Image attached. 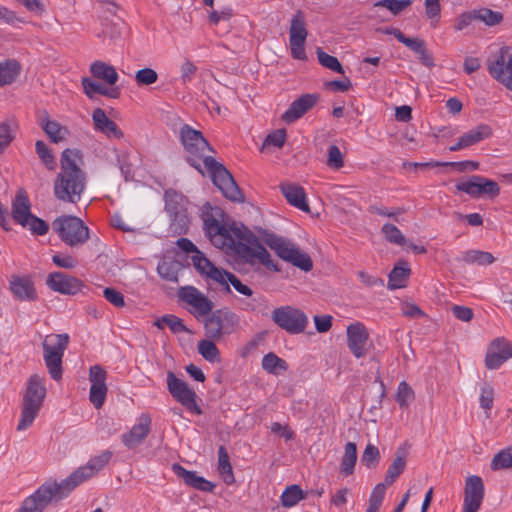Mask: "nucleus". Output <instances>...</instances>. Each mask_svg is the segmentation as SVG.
I'll return each mask as SVG.
<instances>
[{
	"label": "nucleus",
	"instance_id": "f257e3e1",
	"mask_svg": "<svg viewBox=\"0 0 512 512\" xmlns=\"http://www.w3.org/2000/svg\"><path fill=\"white\" fill-rule=\"evenodd\" d=\"M205 236L215 248L234 258L239 271H259L261 266L279 271L259 238L240 222L228 218Z\"/></svg>",
	"mask_w": 512,
	"mask_h": 512
},
{
	"label": "nucleus",
	"instance_id": "f03ea898",
	"mask_svg": "<svg viewBox=\"0 0 512 512\" xmlns=\"http://www.w3.org/2000/svg\"><path fill=\"white\" fill-rule=\"evenodd\" d=\"M214 148L204 138L201 131L194 129V159L201 160V164L194 161L196 169L203 177H208L221 191L223 196L232 202H244V195L237 185L234 177L223 163L217 161L214 156Z\"/></svg>",
	"mask_w": 512,
	"mask_h": 512
},
{
	"label": "nucleus",
	"instance_id": "7ed1b4c3",
	"mask_svg": "<svg viewBox=\"0 0 512 512\" xmlns=\"http://www.w3.org/2000/svg\"><path fill=\"white\" fill-rule=\"evenodd\" d=\"M81 154L78 150L66 149L61 155V171L54 182V195L63 202L77 203L86 185V175L78 162Z\"/></svg>",
	"mask_w": 512,
	"mask_h": 512
},
{
	"label": "nucleus",
	"instance_id": "20e7f679",
	"mask_svg": "<svg viewBox=\"0 0 512 512\" xmlns=\"http://www.w3.org/2000/svg\"><path fill=\"white\" fill-rule=\"evenodd\" d=\"M261 239L270 249L274 250L277 256L282 260L305 272H309L313 269L312 258L292 241L267 231H263Z\"/></svg>",
	"mask_w": 512,
	"mask_h": 512
},
{
	"label": "nucleus",
	"instance_id": "39448f33",
	"mask_svg": "<svg viewBox=\"0 0 512 512\" xmlns=\"http://www.w3.org/2000/svg\"><path fill=\"white\" fill-rule=\"evenodd\" d=\"M45 397L46 387L43 378L38 374L31 375L23 396L21 419L17 430H25L33 423L42 407Z\"/></svg>",
	"mask_w": 512,
	"mask_h": 512
},
{
	"label": "nucleus",
	"instance_id": "423d86ee",
	"mask_svg": "<svg viewBox=\"0 0 512 512\" xmlns=\"http://www.w3.org/2000/svg\"><path fill=\"white\" fill-rule=\"evenodd\" d=\"M11 216L17 224L28 228L33 234L44 235L48 232V224L31 213L29 198L22 189L17 192L12 202Z\"/></svg>",
	"mask_w": 512,
	"mask_h": 512
},
{
	"label": "nucleus",
	"instance_id": "0eeeda50",
	"mask_svg": "<svg viewBox=\"0 0 512 512\" xmlns=\"http://www.w3.org/2000/svg\"><path fill=\"white\" fill-rule=\"evenodd\" d=\"M52 227L60 239L71 247L81 246L89 239L88 227L76 216H60L53 221Z\"/></svg>",
	"mask_w": 512,
	"mask_h": 512
},
{
	"label": "nucleus",
	"instance_id": "6e6552de",
	"mask_svg": "<svg viewBox=\"0 0 512 512\" xmlns=\"http://www.w3.org/2000/svg\"><path fill=\"white\" fill-rule=\"evenodd\" d=\"M69 343V335L50 334L43 341L44 360L51 377L58 381L62 377V357Z\"/></svg>",
	"mask_w": 512,
	"mask_h": 512
},
{
	"label": "nucleus",
	"instance_id": "1a4fd4ad",
	"mask_svg": "<svg viewBox=\"0 0 512 512\" xmlns=\"http://www.w3.org/2000/svg\"><path fill=\"white\" fill-rule=\"evenodd\" d=\"M65 497L60 484L49 480L23 501L18 512H42L49 504L58 502Z\"/></svg>",
	"mask_w": 512,
	"mask_h": 512
},
{
	"label": "nucleus",
	"instance_id": "9d476101",
	"mask_svg": "<svg viewBox=\"0 0 512 512\" xmlns=\"http://www.w3.org/2000/svg\"><path fill=\"white\" fill-rule=\"evenodd\" d=\"M200 321L203 323L206 338L219 340L223 334L232 332L238 324V317L228 309H217Z\"/></svg>",
	"mask_w": 512,
	"mask_h": 512
},
{
	"label": "nucleus",
	"instance_id": "9b49d317",
	"mask_svg": "<svg viewBox=\"0 0 512 512\" xmlns=\"http://www.w3.org/2000/svg\"><path fill=\"white\" fill-rule=\"evenodd\" d=\"M271 318L278 327L292 335L304 332L308 325L306 314L301 309L290 305L275 308Z\"/></svg>",
	"mask_w": 512,
	"mask_h": 512
},
{
	"label": "nucleus",
	"instance_id": "f8f14e48",
	"mask_svg": "<svg viewBox=\"0 0 512 512\" xmlns=\"http://www.w3.org/2000/svg\"><path fill=\"white\" fill-rule=\"evenodd\" d=\"M308 36L305 15L297 10L290 21L289 47L291 56L297 60H306L305 42Z\"/></svg>",
	"mask_w": 512,
	"mask_h": 512
},
{
	"label": "nucleus",
	"instance_id": "ddd939ff",
	"mask_svg": "<svg viewBox=\"0 0 512 512\" xmlns=\"http://www.w3.org/2000/svg\"><path fill=\"white\" fill-rule=\"evenodd\" d=\"M455 187L458 191L464 192L472 198L487 196L493 199L500 193V186L496 181L478 175H473L465 181L458 182Z\"/></svg>",
	"mask_w": 512,
	"mask_h": 512
},
{
	"label": "nucleus",
	"instance_id": "4468645a",
	"mask_svg": "<svg viewBox=\"0 0 512 512\" xmlns=\"http://www.w3.org/2000/svg\"><path fill=\"white\" fill-rule=\"evenodd\" d=\"M194 269L204 277V279L210 283H216L220 286H223L226 291H230V287L227 285V281L225 279V275H227V271L223 268H218L213 262H211L205 254L200 251L194 245Z\"/></svg>",
	"mask_w": 512,
	"mask_h": 512
},
{
	"label": "nucleus",
	"instance_id": "2eb2a0df",
	"mask_svg": "<svg viewBox=\"0 0 512 512\" xmlns=\"http://www.w3.org/2000/svg\"><path fill=\"white\" fill-rule=\"evenodd\" d=\"M488 71L494 79L512 90V55L507 48L501 49L499 55L489 61Z\"/></svg>",
	"mask_w": 512,
	"mask_h": 512
},
{
	"label": "nucleus",
	"instance_id": "dca6fc26",
	"mask_svg": "<svg viewBox=\"0 0 512 512\" xmlns=\"http://www.w3.org/2000/svg\"><path fill=\"white\" fill-rule=\"evenodd\" d=\"M46 285L54 292L75 295L82 290L84 283L64 272H52L46 278Z\"/></svg>",
	"mask_w": 512,
	"mask_h": 512
},
{
	"label": "nucleus",
	"instance_id": "f3484780",
	"mask_svg": "<svg viewBox=\"0 0 512 512\" xmlns=\"http://www.w3.org/2000/svg\"><path fill=\"white\" fill-rule=\"evenodd\" d=\"M511 357V343L504 338H496L488 346L485 365L490 370L497 369Z\"/></svg>",
	"mask_w": 512,
	"mask_h": 512
},
{
	"label": "nucleus",
	"instance_id": "a211bd4d",
	"mask_svg": "<svg viewBox=\"0 0 512 512\" xmlns=\"http://www.w3.org/2000/svg\"><path fill=\"white\" fill-rule=\"evenodd\" d=\"M484 497V484L481 477L473 475L466 479L464 488L463 512H477Z\"/></svg>",
	"mask_w": 512,
	"mask_h": 512
},
{
	"label": "nucleus",
	"instance_id": "6ab92c4d",
	"mask_svg": "<svg viewBox=\"0 0 512 512\" xmlns=\"http://www.w3.org/2000/svg\"><path fill=\"white\" fill-rule=\"evenodd\" d=\"M369 332L360 322H355L347 327V345L356 358H362L367 353Z\"/></svg>",
	"mask_w": 512,
	"mask_h": 512
},
{
	"label": "nucleus",
	"instance_id": "aec40b11",
	"mask_svg": "<svg viewBox=\"0 0 512 512\" xmlns=\"http://www.w3.org/2000/svg\"><path fill=\"white\" fill-rule=\"evenodd\" d=\"M318 100L319 95L316 93L303 94L290 104L289 108L282 114L281 119L287 124L295 122L315 106Z\"/></svg>",
	"mask_w": 512,
	"mask_h": 512
},
{
	"label": "nucleus",
	"instance_id": "412c9836",
	"mask_svg": "<svg viewBox=\"0 0 512 512\" xmlns=\"http://www.w3.org/2000/svg\"><path fill=\"white\" fill-rule=\"evenodd\" d=\"M167 386L172 397L189 411H192V389L188 384L179 379L173 372H168Z\"/></svg>",
	"mask_w": 512,
	"mask_h": 512
},
{
	"label": "nucleus",
	"instance_id": "4be33fe9",
	"mask_svg": "<svg viewBox=\"0 0 512 512\" xmlns=\"http://www.w3.org/2000/svg\"><path fill=\"white\" fill-rule=\"evenodd\" d=\"M9 289L19 301H35L37 293L33 281L26 276L13 275L9 281Z\"/></svg>",
	"mask_w": 512,
	"mask_h": 512
},
{
	"label": "nucleus",
	"instance_id": "5701e85b",
	"mask_svg": "<svg viewBox=\"0 0 512 512\" xmlns=\"http://www.w3.org/2000/svg\"><path fill=\"white\" fill-rule=\"evenodd\" d=\"M151 418L147 414L139 417L138 423L131 430L122 436L124 445L128 448H135L140 445L150 431Z\"/></svg>",
	"mask_w": 512,
	"mask_h": 512
},
{
	"label": "nucleus",
	"instance_id": "b1692460",
	"mask_svg": "<svg viewBox=\"0 0 512 512\" xmlns=\"http://www.w3.org/2000/svg\"><path fill=\"white\" fill-rule=\"evenodd\" d=\"M92 121L94 129L108 138L121 139L123 132L118 125L108 118L106 112L101 108H95L92 112Z\"/></svg>",
	"mask_w": 512,
	"mask_h": 512
},
{
	"label": "nucleus",
	"instance_id": "393cba45",
	"mask_svg": "<svg viewBox=\"0 0 512 512\" xmlns=\"http://www.w3.org/2000/svg\"><path fill=\"white\" fill-rule=\"evenodd\" d=\"M200 218L202 220L204 234L206 235L229 217L222 208L213 206L207 202L201 207Z\"/></svg>",
	"mask_w": 512,
	"mask_h": 512
},
{
	"label": "nucleus",
	"instance_id": "a878e982",
	"mask_svg": "<svg viewBox=\"0 0 512 512\" xmlns=\"http://www.w3.org/2000/svg\"><path fill=\"white\" fill-rule=\"evenodd\" d=\"M279 188L290 205L304 212H309L310 209L306 201V193L302 186L296 183L283 182L279 185Z\"/></svg>",
	"mask_w": 512,
	"mask_h": 512
},
{
	"label": "nucleus",
	"instance_id": "bb28decb",
	"mask_svg": "<svg viewBox=\"0 0 512 512\" xmlns=\"http://www.w3.org/2000/svg\"><path fill=\"white\" fill-rule=\"evenodd\" d=\"M411 270L408 263L404 260H400L389 273L388 289L395 290L403 288L409 279Z\"/></svg>",
	"mask_w": 512,
	"mask_h": 512
},
{
	"label": "nucleus",
	"instance_id": "cd10ccee",
	"mask_svg": "<svg viewBox=\"0 0 512 512\" xmlns=\"http://www.w3.org/2000/svg\"><path fill=\"white\" fill-rule=\"evenodd\" d=\"M92 477L91 469L84 465L75 470L69 477L59 482V484L62 491L68 496L76 487Z\"/></svg>",
	"mask_w": 512,
	"mask_h": 512
},
{
	"label": "nucleus",
	"instance_id": "c85d7f7f",
	"mask_svg": "<svg viewBox=\"0 0 512 512\" xmlns=\"http://www.w3.org/2000/svg\"><path fill=\"white\" fill-rule=\"evenodd\" d=\"M407 463V452L405 448L399 447L395 452L394 459L391 465L388 467L385 476V483L391 485L395 480L402 474Z\"/></svg>",
	"mask_w": 512,
	"mask_h": 512
},
{
	"label": "nucleus",
	"instance_id": "c756f323",
	"mask_svg": "<svg viewBox=\"0 0 512 512\" xmlns=\"http://www.w3.org/2000/svg\"><path fill=\"white\" fill-rule=\"evenodd\" d=\"M82 87L84 93L88 98L94 99V94L98 93L109 98L117 99L120 96V91L118 88H107L102 84L91 80L88 77L82 78Z\"/></svg>",
	"mask_w": 512,
	"mask_h": 512
},
{
	"label": "nucleus",
	"instance_id": "7c9ffc66",
	"mask_svg": "<svg viewBox=\"0 0 512 512\" xmlns=\"http://www.w3.org/2000/svg\"><path fill=\"white\" fill-rule=\"evenodd\" d=\"M90 72L95 78L104 80L110 85H114L119 78L116 69L103 61L93 62L90 65Z\"/></svg>",
	"mask_w": 512,
	"mask_h": 512
},
{
	"label": "nucleus",
	"instance_id": "2f4dec72",
	"mask_svg": "<svg viewBox=\"0 0 512 512\" xmlns=\"http://www.w3.org/2000/svg\"><path fill=\"white\" fill-rule=\"evenodd\" d=\"M414 0H380L373 4L372 12L374 18H380L378 9L386 8L392 15H399L412 5Z\"/></svg>",
	"mask_w": 512,
	"mask_h": 512
},
{
	"label": "nucleus",
	"instance_id": "473e14b6",
	"mask_svg": "<svg viewBox=\"0 0 512 512\" xmlns=\"http://www.w3.org/2000/svg\"><path fill=\"white\" fill-rule=\"evenodd\" d=\"M492 135V129L487 124H480L460 136L465 148L478 144Z\"/></svg>",
	"mask_w": 512,
	"mask_h": 512
},
{
	"label": "nucleus",
	"instance_id": "72a5a7b5",
	"mask_svg": "<svg viewBox=\"0 0 512 512\" xmlns=\"http://www.w3.org/2000/svg\"><path fill=\"white\" fill-rule=\"evenodd\" d=\"M184 267L179 260H162L157 267L159 275L172 282H178V274L183 271Z\"/></svg>",
	"mask_w": 512,
	"mask_h": 512
},
{
	"label": "nucleus",
	"instance_id": "f704fd0d",
	"mask_svg": "<svg viewBox=\"0 0 512 512\" xmlns=\"http://www.w3.org/2000/svg\"><path fill=\"white\" fill-rule=\"evenodd\" d=\"M213 309V301L194 288V317L201 320L214 312Z\"/></svg>",
	"mask_w": 512,
	"mask_h": 512
},
{
	"label": "nucleus",
	"instance_id": "c9c22d12",
	"mask_svg": "<svg viewBox=\"0 0 512 512\" xmlns=\"http://www.w3.org/2000/svg\"><path fill=\"white\" fill-rule=\"evenodd\" d=\"M357 461V446L354 442H347L341 459L340 470L345 475H351Z\"/></svg>",
	"mask_w": 512,
	"mask_h": 512
},
{
	"label": "nucleus",
	"instance_id": "e433bc0d",
	"mask_svg": "<svg viewBox=\"0 0 512 512\" xmlns=\"http://www.w3.org/2000/svg\"><path fill=\"white\" fill-rule=\"evenodd\" d=\"M21 66L16 60L0 63V86L11 84L19 75Z\"/></svg>",
	"mask_w": 512,
	"mask_h": 512
},
{
	"label": "nucleus",
	"instance_id": "4c0bfd02",
	"mask_svg": "<svg viewBox=\"0 0 512 512\" xmlns=\"http://www.w3.org/2000/svg\"><path fill=\"white\" fill-rule=\"evenodd\" d=\"M215 341L214 339L206 338L200 340L197 345L199 354L210 363H218L221 360L219 349L214 343Z\"/></svg>",
	"mask_w": 512,
	"mask_h": 512
},
{
	"label": "nucleus",
	"instance_id": "58836bf2",
	"mask_svg": "<svg viewBox=\"0 0 512 512\" xmlns=\"http://www.w3.org/2000/svg\"><path fill=\"white\" fill-rule=\"evenodd\" d=\"M42 128L54 143L63 141L69 133L65 126H62L60 123L54 120H47L45 123H43Z\"/></svg>",
	"mask_w": 512,
	"mask_h": 512
},
{
	"label": "nucleus",
	"instance_id": "ea45409f",
	"mask_svg": "<svg viewBox=\"0 0 512 512\" xmlns=\"http://www.w3.org/2000/svg\"><path fill=\"white\" fill-rule=\"evenodd\" d=\"M262 368L270 374H279L280 371H286L288 365L285 360L270 352L262 359Z\"/></svg>",
	"mask_w": 512,
	"mask_h": 512
},
{
	"label": "nucleus",
	"instance_id": "a19ab883",
	"mask_svg": "<svg viewBox=\"0 0 512 512\" xmlns=\"http://www.w3.org/2000/svg\"><path fill=\"white\" fill-rule=\"evenodd\" d=\"M16 129L17 124L13 120H6L0 124V154L14 140Z\"/></svg>",
	"mask_w": 512,
	"mask_h": 512
},
{
	"label": "nucleus",
	"instance_id": "79ce46f5",
	"mask_svg": "<svg viewBox=\"0 0 512 512\" xmlns=\"http://www.w3.org/2000/svg\"><path fill=\"white\" fill-rule=\"evenodd\" d=\"M233 16V9L231 7H224L221 10H213L208 15V20L213 25H221L227 32L230 30V20Z\"/></svg>",
	"mask_w": 512,
	"mask_h": 512
},
{
	"label": "nucleus",
	"instance_id": "37998d69",
	"mask_svg": "<svg viewBox=\"0 0 512 512\" xmlns=\"http://www.w3.org/2000/svg\"><path fill=\"white\" fill-rule=\"evenodd\" d=\"M490 467L493 471L512 469V447L503 449L495 454Z\"/></svg>",
	"mask_w": 512,
	"mask_h": 512
},
{
	"label": "nucleus",
	"instance_id": "c03bdc74",
	"mask_svg": "<svg viewBox=\"0 0 512 512\" xmlns=\"http://www.w3.org/2000/svg\"><path fill=\"white\" fill-rule=\"evenodd\" d=\"M463 261L467 264L477 263L478 265H490L495 261L494 256L485 251L469 250L463 255Z\"/></svg>",
	"mask_w": 512,
	"mask_h": 512
},
{
	"label": "nucleus",
	"instance_id": "a18cd8bd",
	"mask_svg": "<svg viewBox=\"0 0 512 512\" xmlns=\"http://www.w3.org/2000/svg\"><path fill=\"white\" fill-rule=\"evenodd\" d=\"M476 21H481L487 26H496L503 21V14L498 11H493L489 8L474 9Z\"/></svg>",
	"mask_w": 512,
	"mask_h": 512
},
{
	"label": "nucleus",
	"instance_id": "49530a36",
	"mask_svg": "<svg viewBox=\"0 0 512 512\" xmlns=\"http://www.w3.org/2000/svg\"><path fill=\"white\" fill-rule=\"evenodd\" d=\"M304 498L305 494L298 485H291L287 487L281 495L282 504L287 508L296 505L301 499Z\"/></svg>",
	"mask_w": 512,
	"mask_h": 512
},
{
	"label": "nucleus",
	"instance_id": "de8ad7c7",
	"mask_svg": "<svg viewBox=\"0 0 512 512\" xmlns=\"http://www.w3.org/2000/svg\"><path fill=\"white\" fill-rule=\"evenodd\" d=\"M414 399L415 393L411 386L405 381L400 382L395 396V400L400 407L407 408Z\"/></svg>",
	"mask_w": 512,
	"mask_h": 512
},
{
	"label": "nucleus",
	"instance_id": "09e8293b",
	"mask_svg": "<svg viewBox=\"0 0 512 512\" xmlns=\"http://www.w3.org/2000/svg\"><path fill=\"white\" fill-rule=\"evenodd\" d=\"M36 153L41 162L49 170H54L56 162L50 148L42 140H38L35 144Z\"/></svg>",
	"mask_w": 512,
	"mask_h": 512
},
{
	"label": "nucleus",
	"instance_id": "8fccbe9b",
	"mask_svg": "<svg viewBox=\"0 0 512 512\" xmlns=\"http://www.w3.org/2000/svg\"><path fill=\"white\" fill-rule=\"evenodd\" d=\"M381 232L384 235L385 239L390 243L397 245L406 244V239L404 235L394 224L385 223L381 228Z\"/></svg>",
	"mask_w": 512,
	"mask_h": 512
},
{
	"label": "nucleus",
	"instance_id": "3c124183",
	"mask_svg": "<svg viewBox=\"0 0 512 512\" xmlns=\"http://www.w3.org/2000/svg\"><path fill=\"white\" fill-rule=\"evenodd\" d=\"M386 485V483H379L375 486L371 493L366 512H377L380 509L386 492Z\"/></svg>",
	"mask_w": 512,
	"mask_h": 512
},
{
	"label": "nucleus",
	"instance_id": "603ef678",
	"mask_svg": "<svg viewBox=\"0 0 512 512\" xmlns=\"http://www.w3.org/2000/svg\"><path fill=\"white\" fill-rule=\"evenodd\" d=\"M317 57L319 63L325 68H328L337 73H344L343 67L339 60L336 57L325 53L321 48L317 49Z\"/></svg>",
	"mask_w": 512,
	"mask_h": 512
},
{
	"label": "nucleus",
	"instance_id": "864d4df0",
	"mask_svg": "<svg viewBox=\"0 0 512 512\" xmlns=\"http://www.w3.org/2000/svg\"><path fill=\"white\" fill-rule=\"evenodd\" d=\"M380 461L379 449L373 444H368L361 456V463L369 469L375 468Z\"/></svg>",
	"mask_w": 512,
	"mask_h": 512
},
{
	"label": "nucleus",
	"instance_id": "5fc2aeb1",
	"mask_svg": "<svg viewBox=\"0 0 512 512\" xmlns=\"http://www.w3.org/2000/svg\"><path fill=\"white\" fill-rule=\"evenodd\" d=\"M107 379V372L104 368L99 365H94L90 367L89 370V380L91 382L90 388H105Z\"/></svg>",
	"mask_w": 512,
	"mask_h": 512
},
{
	"label": "nucleus",
	"instance_id": "6e6d98bb",
	"mask_svg": "<svg viewBox=\"0 0 512 512\" xmlns=\"http://www.w3.org/2000/svg\"><path fill=\"white\" fill-rule=\"evenodd\" d=\"M425 14L431 21V26L436 27L441 17L440 0H425Z\"/></svg>",
	"mask_w": 512,
	"mask_h": 512
},
{
	"label": "nucleus",
	"instance_id": "4d7b16f0",
	"mask_svg": "<svg viewBox=\"0 0 512 512\" xmlns=\"http://www.w3.org/2000/svg\"><path fill=\"white\" fill-rule=\"evenodd\" d=\"M162 321H165V324L169 327L172 333L178 334L181 332L191 333V330L183 323L182 319L179 317L166 314L162 316Z\"/></svg>",
	"mask_w": 512,
	"mask_h": 512
},
{
	"label": "nucleus",
	"instance_id": "13d9d810",
	"mask_svg": "<svg viewBox=\"0 0 512 512\" xmlns=\"http://www.w3.org/2000/svg\"><path fill=\"white\" fill-rule=\"evenodd\" d=\"M158 80L157 72L152 68H143L136 72L135 81L139 86L152 85Z\"/></svg>",
	"mask_w": 512,
	"mask_h": 512
},
{
	"label": "nucleus",
	"instance_id": "bf43d9fd",
	"mask_svg": "<svg viewBox=\"0 0 512 512\" xmlns=\"http://www.w3.org/2000/svg\"><path fill=\"white\" fill-rule=\"evenodd\" d=\"M111 452L105 451L101 455L96 456L85 465L91 469L92 475H96L105 465L108 464L111 458Z\"/></svg>",
	"mask_w": 512,
	"mask_h": 512
},
{
	"label": "nucleus",
	"instance_id": "052dcab7",
	"mask_svg": "<svg viewBox=\"0 0 512 512\" xmlns=\"http://www.w3.org/2000/svg\"><path fill=\"white\" fill-rule=\"evenodd\" d=\"M476 21L475 10L463 12L455 18L454 29L455 31H463L468 26Z\"/></svg>",
	"mask_w": 512,
	"mask_h": 512
},
{
	"label": "nucleus",
	"instance_id": "680f3d73",
	"mask_svg": "<svg viewBox=\"0 0 512 512\" xmlns=\"http://www.w3.org/2000/svg\"><path fill=\"white\" fill-rule=\"evenodd\" d=\"M327 165L333 169H340L344 165L343 155L336 145L330 146L328 150Z\"/></svg>",
	"mask_w": 512,
	"mask_h": 512
},
{
	"label": "nucleus",
	"instance_id": "e2e57ef3",
	"mask_svg": "<svg viewBox=\"0 0 512 512\" xmlns=\"http://www.w3.org/2000/svg\"><path fill=\"white\" fill-rule=\"evenodd\" d=\"M286 130L285 129H278L273 131L272 133L268 134L263 146L266 145H273L277 148L283 147L285 141H286Z\"/></svg>",
	"mask_w": 512,
	"mask_h": 512
},
{
	"label": "nucleus",
	"instance_id": "0e129e2a",
	"mask_svg": "<svg viewBox=\"0 0 512 512\" xmlns=\"http://www.w3.org/2000/svg\"><path fill=\"white\" fill-rule=\"evenodd\" d=\"M98 4L102 17L106 20H109L110 16H117L119 5L113 0H98Z\"/></svg>",
	"mask_w": 512,
	"mask_h": 512
},
{
	"label": "nucleus",
	"instance_id": "69168bd1",
	"mask_svg": "<svg viewBox=\"0 0 512 512\" xmlns=\"http://www.w3.org/2000/svg\"><path fill=\"white\" fill-rule=\"evenodd\" d=\"M494 401V389L490 384H485L481 388L480 406L485 410H490Z\"/></svg>",
	"mask_w": 512,
	"mask_h": 512
},
{
	"label": "nucleus",
	"instance_id": "338daca9",
	"mask_svg": "<svg viewBox=\"0 0 512 512\" xmlns=\"http://www.w3.org/2000/svg\"><path fill=\"white\" fill-rule=\"evenodd\" d=\"M108 388H90L89 400L96 409H100L106 399Z\"/></svg>",
	"mask_w": 512,
	"mask_h": 512
},
{
	"label": "nucleus",
	"instance_id": "774afa93",
	"mask_svg": "<svg viewBox=\"0 0 512 512\" xmlns=\"http://www.w3.org/2000/svg\"><path fill=\"white\" fill-rule=\"evenodd\" d=\"M103 295L105 297V299L110 302L112 305H114L115 307H124L125 305V301H124V296L122 293H120L119 291H117L116 289L114 288H105L104 291H103Z\"/></svg>",
	"mask_w": 512,
	"mask_h": 512
}]
</instances>
